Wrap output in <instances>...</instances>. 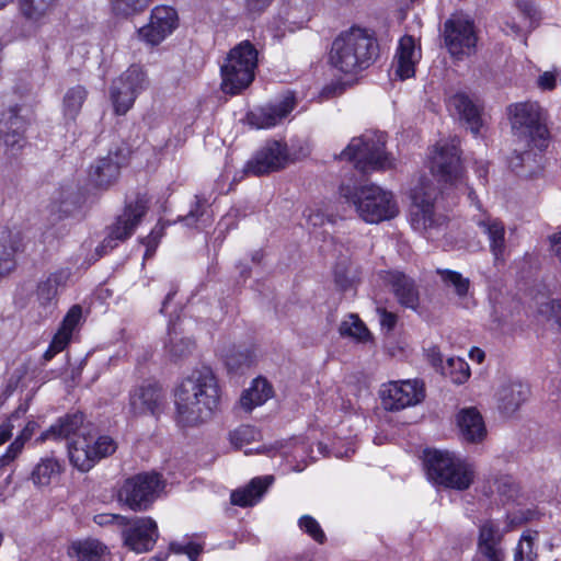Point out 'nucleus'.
Listing matches in <instances>:
<instances>
[{
	"instance_id": "14",
	"label": "nucleus",
	"mask_w": 561,
	"mask_h": 561,
	"mask_svg": "<svg viewBox=\"0 0 561 561\" xmlns=\"http://www.w3.org/2000/svg\"><path fill=\"white\" fill-rule=\"evenodd\" d=\"M382 407L388 411H399L416 405L425 398L424 383L417 379L389 381L380 390Z\"/></svg>"
},
{
	"instance_id": "21",
	"label": "nucleus",
	"mask_w": 561,
	"mask_h": 561,
	"mask_svg": "<svg viewBox=\"0 0 561 561\" xmlns=\"http://www.w3.org/2000/svg\"><path fill=\"white\" fill-rule=\"evenodd\" d=\"M385 283L391 287L399 304L415 310L420 304V294L413 278L399 271L387 272Z\"/></svg>"
},
{
	"instance_id": "50",
	"label": "nucleus",
	"mask_w": 561,
	"mask_h": 561,
	"mask_svg": "<svg viewBox=\"0 0 561 561\" xmlns=\"http://www.w3.org/2000/svg\"><path fill=\"white\" fill-rule=\"evenodd\" d=\"M27 411L26 405H20L7 421L0 424V446L9 440L12 436V431L14 428L13 422L15 420L21 419Z\"/></svg>"
},
{
	"instance_id": "60",
	"label": "nucleus",
	"mask_w": 561,
	"mask_h": 561,
	"mask_svg": "<svg viewBox=\"0 0 561 561\" xmlns=\"http://www.w3.org/2000/svg\"><path fill=\"white\" fill-rule=\"evenodd\" d=\"M416 60H400L397 59L396 75L401 79H409L415 73Z\"/></svg>"
},
{
	"instance_id": "36",
	"label": "nucleus",
	"mask_w": 561,
	"mask_h": 561,
	"mask_svg": "<svg viewBox=\"0 0 561 561\" xmlns=\"http://www.w3.org/2000/svg\"><path fill=\"white\" fill-rule=\"evenodd\" d=\"M58 0H18L19 11L27 21L42 22L51 13Z\"/></svg>"
},
{
	"instance_id": "42",
	"label": "nucleus",
	"mask_w": 561,
	"mask_h": 561,
	"mask_svg": "<svg viewBox=\"0 0 561 561\" xmlns=\"http://www.w3.org/2000/svg\"><path fill=\"white\" fill-rule=\"evenodd\" d=\"M537 153L530 149H515L510 158L511 169L518 175H529L535 171Z\"/></svg>"
},
{
	"instance_id": "1",
	"label": "nucleus",
	"mask_w": 561,
	"mask_h": 561,
	"mask_svg": "<svg viewBox=\"0 0 561 561\" xmlns=\"http://www.w3.org/2000/svg\"><path fill=\"white\" fill-rule=\"evenodd\" d=\"M221 390L209 366L193 369L174 390L176 421L182 426H196L208 421L219 409Z\"/></svg>"
},
{
	"instance_id": "15",
	"label": "nucleus",
	"mask_w": 561,
	"mask_h": 561,
	"mask_svg": "<svg viewBox=\"0 0 561 561\" xmlns=\"http://www.w3.org/2000/svg\"><path fill=\"white\" fill-rule=\"evenodd\" d=\"M444 37L451 55H470L477 43L472 20L463 14H454L444 24Z\"/></svg>"
},
{
	"instance_id": "17",
	"label": "nucleus",
	"mask_w": 561,
	"mask_h": 561,
	"mask_svg": "<svg viewBox=\"0 0 561 561\" xmlns=\"http://www.w3.org/2000/svg\"><path fill=\"white\" fill-rule=\"evenodd\" d=\"M122 536L124 545L136 553L148 552L153 549L158 538L159 530L156 520L149 516L136 517L128 520Z\"/></svg>"
},
{
	"instance_id": "25",
	"label": "nucleus",
	"mask_w": 561,
	"mask_h": 561,
	"mask_svg": "<svg viewBox=\"0 0 561 561\" xmlns=\"http://www.w3.org/2000/svg\"><path fill=\"white\" fill-rule=\"evenodd\" d=\"M274 481V476L253 478L247 485L231 492V504L240 507H249L257 504Z\"/></svg>"
},
{
	"instance_id": "4",
	"label": "nucleus",
	"mask_w": 561,
	"mask_h": 561,
	"mask_svg": "<svg viewBox=\"0 0 561 561\" xmlns=\"http://www.w3.org/2000/svg\"><path fill=\"white\" fill-rule=\"evenodd\" d=\"M339 158L352 162L363 174L394 167V159L386 151V135L382 133H366L354 137Z\"/></svg>"
},
{
	"instance_id": "16",
	"label": "nucleus",
	"mask_w": 561,
	"mask_h": 561,
	"mask_svg": "<svg viewBox=\"0 0 561 561\" xmlns=\"http://www.w3.org/2000/svg\"><path fill=\"white\" fill-rule=\"evenodd\" d=\"M179 25L178 12L168 5H157L151 10L149 23L138 30L146 44L156 46L163 42Z\"/></svg>"
},
{
	"instance_id": "38",
	"label": "nucleus",
	"mask_w": 561,
	"mask_h": 561,
	"mask_svg": "<svg viewBox=\"0 0 561 561\" xmlns=\"http://www.w3.org/2000/svg\"><path fill=\"white\" fill-rule=\"evenodd\" d=\"M179 220L183 221L186 227L196 229L205 228L210 225L211 214L207 199L196 195L188 214L184 217H179Z\"/></svg>"
},
{
	"instance_id": "2",
	"label": "nucleus",
	"mask_w": 561,
	"mask_h": 561,
	"mask_svg": "<svg viewBox=\"0 0 561 561\" xmlns=\"http://www.w3.org/2000/svg\"><path fill=\"white\" fill-rule=\"evenodd\" d=\"M340 197L353 205L358 216L368 224L394 218L399 208L393 195L378 185H363L354 176L345 178L339 187Z\"/></svg>"
},
{
	"instance_id": "51",
	"label": "nucleus",
	"mask_w": 561,
	"mask_h": 561,
	"mask_svg": "<svg viewBox=\"0 0 561 561\" xmlns=\"http://www.w3.org/2000/svg\"><path fill=\"white\" fill-rule=\"evenodd\" d=\"M397 59L400 60H416L419 59V54L415 48V42L412 36H403L397 49Z\"/></svg>"
},
{
	"instance_id": "26",
	"label": "nucleus",
	"mask_w": 561,
	"mask_h": 561,
	"mask_svg": "<svg viewBox=\"0 0 561 561\" xmlns=\"http://www.w3.org/2000/svg\"><path fill=\"white\" fill-rule=\"evenodd\" d=\"M23 239L20 231L3 230L0 234V279L8 276L16 267V256L23 251Z\"/></svg>"
},
{
	"instance_id": "34",
	"label": "nucleus",
	"mask_w": 561,
	"mask_h": 561,
	"mask_svg": "<svg viewBox=\"0 0 561 561\" xmlns=\"http://www.w3.org/2000/svg\"><path fill=\"white\" fill-rule=\"evenodd\" d=\"M247 123L255 129H268L280 121V104L257 106L247 114Z\"/></svg>"
},
{
	"instance_id": "64",
	"label": "nucleus",
	"mask_w": 561,
	"mask_h": 561,
	"mask_svg": "<svg viewBox=\"0 0 561 561\" xmlns=\"http://www.w3.org/2000/svg\"><path fill=\"white\" fill-rule=\"evenodd\" d=\"M297 100L294 92L288 91L283 96V118H285L296 106Z\"/></svg>"
},
{
	"instance_id": "39",
	"label": "nucleus",
	"mask_w": 561,
	"mask_h": 561,
	"mask_svg": "<svg viewBox=\"0 0 561 561\" xmlns=\"http://www.w3.org/2000/svg\"><path fill=\"white\" fill-rule=\"evenodd\" d=\"M37 428V422L32 420L26 423L19 436L10 444L7 451L0 457V467L9 465L21 454L25 443L32 438Z\"/></svg>"
},
{
	"instance_id": "28",
	"label": "nucleus",
	"mask_w": 561,
	"mask_h": 561,
	"mask_svg": "<svg viewBox=\"0 0 561 561\" xmlns=\"http://www.w3.org/2000/svg\"><path fill=\"white\" fill-rule=\"evenodd\" d=\"M457 424L461 438L467 443L479 444L486 436L483 417L476 408L462 409L457 415Z\"/></svg>"
},
{
	"instance_id": "54",
	"label": "nucleus",
	"mask_w": 561,
	"mask_h": 561,
	"mask_svg": "<svg viewBox=\"0 0 561 561\" xmlns=\"http://www.w3.org/2000/svg\"><path fill=\"white\" fill-rule=\"evenodd\" d=\"M274 2V0H244V12L251 19L261 16Z\"/></svg>"
},
{
	"instance_id": "11",
	"label": "nucleus",
	"mask_w": 561,
	"mask_h": 561,
	"mask_svg": "<svg viewBox=\"0 0 561 561\" xmlns=\"http://www.w3.org/2000/svg\"><path fill=\"white\" fill-rule=\"evenodd\" d=\"M164 484L156 472H144L126 479L118 490V501L135 512L147 511L158 499Z\"/></svg>"
},
{
	"instance_id": "7",
	"label": "nucleus",
	"mask_w": 561,
	"mask_h": 561,
	"mask_svg": "<svg viewBox=\"0 0 561 561\" xmlns=\"http://www.w3.org/2000/svg\"><path fill=\"white\" fill-rule=\"evenodd\" d=\"M512 129L514 135L540 151L547 147L549 131L546 113L537 102H522L510 106Z\"/></svg>"
},
{
	"instance_id": "29",
	"label": "nucleus",
	"mask_w": 561,
	"mask_h": 561,
	"mask_svg": "<svg viewBox=\"0 0 561 561\" xmlns=\"http://www.w3.org/2000/svg\"><path fill=\"white\" fill-rule=\"evenodd\" d=\"M449 107L469 126L474 136L480 134L483 126L481 107L465 93H456L449 99Z\"/></svg>"
},
{
	"instance_id": "23",
	"label": "nucleus",
	"mask_w": 561,
	"mask_h": 561,
	"mask_svg": "<svg viewBox=\"0 0 561 561\" xmlns=\"http://www.w3.org/2000/svg\"><path fill=\"white\" fill-rule=\"evenodd\" d=\"M530 389L520 381H511L503 385L497 393V409L505 416H512L528 400Z\"/></svg>"
},
{
	"instance_id": "61",
	"label": "nucleus",
	"mask_w": 561,
	"mask_h": 561,
	"mask_svg": "<svg viewBox=\"0 0 561 561\" xmlns=\"http://www.w3.org/2000/svg\"><path fill=\"white\" fill-rule=\"evenodd\" d=\"M250 363L251 359L249 353H240L238 357L232 354L226 357V364L231 370L239 369L243 366L248 367L250 366Z\"/></svg>"
},
{
	"instance_id": "13",
	"label": "nucleus",
	"mask_w": 561,
	"mask_h": 561,
	"mask_svg": "<svg viewBox=\"0 0 561 561\" xmlns=\"http://www.w3.org/2000/svg\"><path fill=\"white\" fill-rule=\"evenodd\" d=\"M431 171L439 181L457 185L462 181V164L460 160L459 140L438 141L431 156Z\"/></svg>"
},
{
	"instance_id": "53",
	"label": "nucleus",
	"mask_w": 561,
	"mask_h": 561,
	"mask_svg": "<svg viewBox=\"0 0 561 561\" xmlns=\"http://www.w3.org/2000/svg\"><path fill=\"white\" fill-rule=\"evenodd\" d=\"M305 217L307 218V222L312 227H322L327 222L334 224V216L325 214L322 209L317 207L308 208L305 211Z\"/></svg>"
},
{
	"instance_id": "6",
	"label": "nucleus",
	"mask_w": 561,
	"mask_h": 561,
	"mask_svg": "<svg viewBox=\"0 0 561 561\" xmlns=\"http://www.w3.org/2000/svg\"><path fill=\"white\" fill-rule=\"evenodd\" d=\"M425 468L430 480L449 489L467 490L474 480L473 466L447 451H428Z\"/></svg>"
},
{
	"instance_id": "62",
	"label": "nucleus",
	"mask_w": 561,
	"mask_h": 561,
	"mask_svg": "<svg viewBox=\"0 0 561 561\" xmlns=\"http://www.w3.org/2000/svg\"><path fill=\"white\" fill-rule=\"evenodd\" d=\"M377 312L379 314V322L381 328L387 329V331L393 330L398 320L397 314L386 310L385 308H378Z\"/></svg>"
},
{
	"instance_id": "33",
	"label": "nucleus",
	"mask_w": 561,
	"mask_h": 561,
	"mask_svg": "<svg viewBox=\"0 0 561 561\" xmlns=\"http://www.w3.org/2000/svg\"><path fill=\"white\" fill-rule=\"evenodd\" d=\"M272 386L267 380L257 377L252 381L251 387L243 391L240 404L245 411H251L255 407L265 403L272 397Z\"/></svg>"
},
{
	"instance_id": "55",
	"label": "nucleus",
	"mask_w": 561,
	"mask_h": 561,
	"mask_svg": "<svg viewBox=\"0 0 561 561\" xmlns=\"http://www.w3.org/2000/svg\"><path fill=\"white\" fill-rule=\"evenodd\" d=\"M170 550L174 553H184L188 557L191 561H197L199 553L202 552V547L195 542H171Z\"/></svg>"
},
{
	"instance_id": "63",
	"label": "nucleus",
	"mask_w": 561,
	"mask_h": 561,
	"mask_svg": "<svg viewBox=\"0 0 561 561\" xmlns=\"http://www.w3.org/2000/svg\"><path fill=\"white\" fill-rule=\"evenodd\" d=\"M537 83L541 90H553L557 83V75L552 71H546L539 76Z\"/></svg>"
},
{
	"instance_id": "40",
	"label": "nucleus",
	"mask_w": 561,
	"mask_h": 561,
	"mask_svg": "<svg viewBox=\"0 0 561 561\" xmlns=\"http://www.w3.org/2000/svg\"><path fill=\"white\" fill-rule=\"evenodd\" d=\"M62 470L60 462L55 457H44L35 466L32 472L33 482L37 485H48Z\"/></svg>"
},
{
	"instance_id": "37",
	"label": "nucleus",
	"mask_w": 561,
	"mask_h": 561,
	"mask_svg": "<svg viewBox=\"0 0 561 561\" xmlns=\"http://www.w3.org/2000/svg\"><path fill=\"white\" fill-rule=\"evenodd\" d=\"M88 98V90L83 85L69 88L62 99V115L66 121L75 122Z\"/></svg>"
},
{
	"instance_id": "41",
	"label": "nucleus",
	"mask_w": 561,
	"mask_h": 561,
	"mask_svg": "<svg viewBox=\"0 0 561 561\" xmlns=\"http://www.w3.org/2000/svg\"><path fill=\"white\" fill-rule=\"evenodd\" d=\"M339 332L342 336L352 337L360 343H366L371 339L370 332L365 323L357 314L353 313L348 314L347 318L342 321Z\"/></svg>"
},
{
	"instance_id": "56",
	"label": "nucleus",
	"mask_w": 561,
	"mask_h": 561,
	"mask_svg": "<svg viewBox=\"0 0 561 561\" xmlns=\"http://www.w3.org/2000/svg\"><path fill=\"white\" fill-rule=\"evenodd\" d=\"M517 5L523 15L529 20V27L535 28L540 21V12L536 5L530 0H522Z\"/></svg>"
},
{
	"instance_id": "32",
	"label": "nucleus",
	"mask_w": 561,
	"mask_h": 561,
	"mask_svg": "<svg viewBox=\"0 0 561 561\" xmlns=\"http://www.w3.org/2000/svg\"><path fill=\"white\" fill-rule=\"evenodd\" d=\"M70 462L82 472L89 471L96 463L91 443L87 437L73 439L68 444Z\"/></svg>"
},
{
	"instance_id": "43",
	"label": "nucleus",
	"mask_w": 561,
	"mask_h": 561,
	"mask_svg": "<svg viewBox=\"0 0 561 561\" xmlns=\"http://www.w3.org/2000/svg\"><path fill=\"white\" fill-rule=\"evenodd\" d=\"M172 330L171 325H169V341L165 345V350L174 360L185 358L192 353L194 342L188 337L179 336Z\"/></svg>"
},
{
	"instance_id": "30",
	"label": "nucleus",
	"mask_w": 561,
	"mask_h": 561,
	"mask_svg": "<svg viewBox=\"0 0 561 561\" xmlns=\"http://www.w3.org/2000/svg\"><path fill=\"white\" fill-rule=\"evenodd\" d=\"M502 534L496 524L486 520L480 527L479 533V550L488 559V561H503L504 552L500 547Z\"/></svg>"
},
{
	"instance_id": "58",
	"label": "nucleus",
	"mask_w": 561,
	"mask_h": 561,
	"mask_svg": "<svg viewBox=\"0 0 561 561\" xmlns=\"http://www.w3.org/2000/svg\"><path fill=\"white\" fill-rule=\"evenodd\" d=\"M309 153V147L306 142L304 145H300L298 149H296L294 146L288 148L286 144H283V163L287 160L295 161L300 159L301 157H306Z\"/></svg>"
},
{
	"instance_id": "22",
	"label": "nucleus",
	"mask_w": 561,
	"mask_h": 561,
	"mask_svg": "<svg viewBox=\"0 0 561 561\" xmlns=\"http://www.w3.org/2000/svg\"><path fill=\"white\" fill-rule=\"evenodd\" d=\"M71 276L68 267H61L50 273L45 279L38 282L36 297L38 304L51 310L57 304V296L60 289H64Z\"/></svg>"
},
{
	"instance_id": "20",
	"label": "nucleus",
	"mask_w": 561,
	"mask_h": 561,
	"mask_svg": "<svg viewBox=\"0 0 561 561\" xmlns=\"http://www.w3.org/2000/svg\"><path fill=\"white\" fill-rule=\"evenodd\" d=\"M82 321V308L73 305L64 317L57 332L44 353L45 360H50L55 355L62 352L70 343L73 334L78 331Z\"/></svg>"
},
{
	"instance_id": "10",
	"label": "nucleus",
	"mask_w": 561,
	"mask_h": 561,
	"mask_svg": "<svg viewBox=\"0 0 561 561\" xmlns=\"http://www.w3.org/2000/svg\"><path fill=\"white\" fill-rule=\"evenodd\" d=\"M437 190L430 181H420L411 191V225L415 230L427 232L428 237H433V231L440 230L447 222L445 216L434 211Z\"/></svg>"
},
{
	"instance_id": "8",
	"label": "nucleus",
	"mask_w": 561,
	"mask_h": 561,
	"mask_svg": "<svg viewBox=\"0 0 561 561\" xmlns=\"http://www.w3.org/2000/svg\"><path fill=\"white\" fill-rule=\"evenodd\" d=\"M148 210V198L138 194L133 202L125 205L123 213L108 228L107 237L95 248V254L89 260L88 266L115 249L118 242L130 238Z\"/></svg>"
},
{
	"instance_id": "48",
	"label": "nucleus",
	"mask_w": 561,
	"mask_h": 561,
	"mask_svg": "<svg viewBox=\"0 0 561 561\" xmlns=\"http://www.w3.org/2000/svg\"><path fill=\"white\" fill-rule=\"evenodd\" d=\"M456 383H463L470 377L468 364L461 358H448L447 367Z\"/></svg>"
},
{
	"instance_id": "57",
	"label": "nucleus",
	"mask_w": 561,
	"mask_h": 561,
	"mask_svg": "<svg viewBox=\"0 0 561 561\" xmlns=\"http://www.w3.org/2000/svg\"><path fill=\"white\" fill-rule=\"evenodd\" d=\"M93 520L99 526H108L116 524L118 526H127L128 518L117 514H98L93 517Z\"/></svg>"
},
{
	"instance_id": "9",
	"label": "nucleus",
	"mask_w": 561,
	"mask_h": 561,
	"mask_svg": "<svg viewBox=\"0 0 561 561\" xmlns=\"http://www.w3.org/2000/svg\"><path fill=\"white\" fill-rule=\"evenodd\" d=\"M15 99L13 92L0 93V146L5 154H15L25 144L27 121Z\"/></svg>"
},
{
	"instance_id": "59",
	"label": "nucleus",
	"mask_w": 561,
	"mask_h": 561,
	"mask_svg": "<svg viewBox=\"0 0 561 561\" xmlns=\"http://www.w3.org/2000/svg\"><path fill=\"white\" fill-rule=\"evenodd\" d=\"M537 513L530 508H520L508 515L510 524L513 526L523 525L536 518Z\"/></svg>"
},
{
	"instance_id": "45",
	"label": "nucleus",
	"mask_w": 561,
	"mask_h": 561,
	"mask_svg": "<svg viewBox=\"0 0 561 561\" xmlns=\"http://www.w3.org/2000/svg\"><path fill=\"white\" fill-rule=\"evenodd\" d=\"M538 536L537 531L527 530L523 533L516 547L514 561H536L537 551L534 549V540Z\"/></svg>"
},
{
	"instance_id": "24",
	"label": "nucleus",
	"mask_w": 561,
	"mask_h": 561,
	"mask_svg": "<svg viewBox=\"0 0 561 561\" xmlns=\"http://www.w3.org/2000/svg\"><path fill=\"white\" fill-rule=\"evenodd\" d=\"M72 435H78L79 438L87 437L83 427V414L81 412L70 413L58 419L56 423L50 425L48 430L35 439V443H44L47 439H69Z\"/></svg>"
},
{
	"instance_id": "5",
	"label": "nucleus",
	"mask_w": 561,
	"mask_h": 561,
	"mask_svg": "<svg viewBox=\"0 0 561 561\" xmlns=\"http://www.w3.org/2000/svg\"><path fill=\"white\" fill-rule=\"evenodd\" d=\"M257 66V50L249 41L233 47L220 67L221 90L236 95L247 89L254 80Z\"/></svg>"
},
{
	"instance_id": "31",
	"label": "nucleus",
	"mask_w": 561,
	"mask_h": 561,
	"mask_svg": "<svg viewBox=\"0 0 561 561\" xmlns=\"http://www.w3.org/2000/svg\"><path fill=\"white\" fill-rule=\"evenodd\" d=\"M482 232L488 236L490 250L495 261L503 260L506 250L505 227L502 221L488 217L478 221Z\"/></svg>"
},
{
	"instance_id": "46",
	"label": "nucleus",
	"mask_w": 561,
	"mask_h": 561,
	"mask_svg": "<svg viewBox=\"0 0 561 561\" xmlns=\"http://www.w3.org/2000/svg\"><path fill=\"white\" fill-rule=\"evenodd\" d=\"M151 2L152 0H110L113 12L126 18L145 11Z\"/></svg>"
},
{
	"instance_id": "12",
	"label": "nucleus",
	"mask_w": 561,
	"mask_h": 561,
	"mask_svg": "<svg viewBox=\"0 0 561 561\" xmlns=\"http://www.w3.org/2000/svg\"><path fill=\"white\" fill-rule=\"evenodd\" d=\"M149 85L142 67L131 65L116 78L111 85L110 96L117 115H125L134 105L137 96Z\"/></svg>"
},
{
	"instance_id": "3",
	"label": "nucleus",
	"mask_w": 561,
	"mask_h": 561,
	"mask_svg": "<svg viewBox=\"0 0 561 561\" xmlns=\"http://www.w3.org/2000/svg\"><path fill=\"white\" fill-rule=\"evenodd\" d=\"M377 56L378 43L373 34L352 27L333 41L330 62L339 71L353 75L368 68Z\"/></svg>"
},
{
	"instance_id": "35",
	"label": "nucleus",
	"mask_w": 561,
	"mask_h": 561,
	"mask_svg": "<svg viewBox=\"0 0 561 561\" xmlns=\"http://www.w3.org/2000/svg\"><path fill=\"white\" fill-rule=\"evenodd\" d=\"M106 551V547L98 539H83L73 541L69 549L68 554L77 561H101Z\"/></svg>"
},
{
	"instance_id": "19",
	"label": "nucleus",
	"mask_w": 561,
	"mask_h": 561,
	"mask_svg": "<svg viewBox=\"0 0 561 561\" xmlns=\"http://www.w3.org/2000/svg\"><path fill=\"white\" fill-rule=\"evenodd\" d=\"M280 167V141H266L254 156L245 163L243 175L261 176L275 172Z\"/></svg>"
},
{
	"instance_id": "52",
	"label": "nucleus",
	"mask_w": 561,
	"mask_h": 561,
	"mask_svg": "<svg viewBox=\"0 0 561 561\" xmlns=\"http://www.w3.org/2000/svg\"><path fill=\"white\" fill-rule=\"evenodd\" d=\"M170 225V222H162L161 220L154 226L149 236H147L142 242L147 247L145 257L153 255V252L158 245L159 240L162 238L164 233L165 227Z\"/></svg>"
},
{
	"instance_id": "49",
	"label": "nucleus",
	"mask_w": 561,
	"mask_h": 561,
	"mask_svg": "<svg viewBox=\"0 0 561 561\" xmlns=\"http://www.w3.org/2000/svg\"><path fill=\"white\" fill-rule=\"evenodd\" d=\"M91 450L95 456L96 462L102 458L112 455L116 450V444L110 436H100L93 444Z\"/></svg>"
},
{
	"instance_id": "27",
	"label": "nucleus",
	"mask_w": 561,
	"mask_h": 561,
	"mask_svg": "<svg viewBox=\"0 0 561 561\" xmlns=\"http://www.w3.org/2000/svg\"><path fill=\"white\" fill-rule=\"evenodd\" d=\"M164 401V394L161 388L153 383L142 385L130 393V407L134 413L159 412Z\"/></svg>"
},
{
	"instance_id": "47",
	"label": "nucleus",
	"mask_w": 561,
	"mask_h": 561,
	"mask_svg": "<svg viewBox=\"0 0 561 561\" xmlns=\"http://www.w3.org/2000/svg\"><path fill=\"white\" fill-rule=\"evenodd\" d=\"M298 525L304 533L308 534L317 542L323 543L325 541V535L319 523L310 515L301 516Z\"/></svg>"
},
{
	"instance_id": "44",
	"label": "nucleus",
	"mask_w": 561,
	"mask_h": 561,
	"mask_svg": "<svg viewBox=\"0 0 561 561\" xmlns=\"http://www.w3.org/2000/svg\"><path fill=\"white\" fill-rule=\"evenodd\" d=\"M436 273L440 276L443 284L446 287L454 288L455 294L459 298L468 295L470 288V279L463 277L459 272L453 270L437 268Z\"/></svg>"
},
{
	"instance_id": "18",
	"label": "nucleus",
	"mask_w": 561,
	"mask_h": 561,
	"mask_svg": "<svg viewBox=\"0 0 561 561\" xmlns=\"http://www.w3.org/2000/svg\"><path fill=\"white\" fill-rule=\"evenodd\" d=\"M129 150L119 147L110 151L106 157L95 160L89 170V181L99 188L110 187L118 178L119 170L127 163Z\"/></svg>"
}]
</instances>
